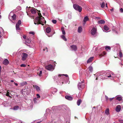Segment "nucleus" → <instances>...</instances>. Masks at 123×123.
<instances>
[{
    "instance_id": "nucleus-58",
    "label": "nucleus",
    "mask_w": 123,
    "mask_h": 123,
    "mask_svg": "<svg viewBox=\"0 0 123 123\" xmlns=\"http://www.w3.org/2000/svg\"><path fill=\"white\" fill-rule=\"evenodd\" d=\"M14 84L15 85V84H16V83L15 82H14Z\"/></svg>"
},
{
    "instance_id": "nucleus-40",
    "label": "nucleus",
    "mask_w": 123,
    "mask_h": 123,
    "mask_svg": "<svg viewBox=\"0 0 123 123\" xmlns=\"http://www.w3.org/2000/svg\"><path fill=\"white\" fill-rule=\"evenodd\" d=\"M42 71H40L39 74V75L40 76H41L42 75Z\"/></svg>"
},
{
    "instance_id": "nucleus-36",
    "label": "nucleus",
    "mask_w": 123,
    "mask_h": 123,
    "mask_svg": "<svg viewBox=\"0 0 123 123\" xmlns=\"http://www.w3.org/2000/svg\"><path fill=\"white\" fill-rule=\"evenodd\" d=\"M26 42L28 43H30L31 42L30 39H27L26 41Z\"/></svg>"
},
{
    "instance_id": "nucleus-15",
    "label": "nucleus",
    "mask_w": 123,
    "mask_h": 123,
    "mask_svg": "<svg viewBox=\"0 0 123 123\" xmlns=\"http://www.w3.org/2000/svg\"><path fill=\"white\" fill-rule=\"evenodd\" d=\"M16 15L14 14L13 15V16H12L11 17L9 15V18H10L11 17L12 19L13 20H15L16 19Z\"/></svg>"
},
{
    "instance_id": "nucleus-41",
    "label": "nucleus",
    "mask_w": 123,
    "mask_h": 123,
    "mask_svg": "<svg viewBox=\"0 0 123 123\" xmlns=\"http://www.w3.org/2000/svg\"><path fill=\"white\" fill-rule=\"evenodd\" d=\"M81 87V89H82L83 88L85 87L84 85L83 84H82V86Z\"/></svg>"
},
{
    "instance_id": "nucleus-50",
    "label": "nucleus",
    "mask_w": 123,
    "mask_h": 123,
    "mask_svg": "<svg viewBox=\"0 0 123 123\" xmlns=\"http://www.w3.org/2000/svg\"><path fill=\"white\" fill-rule=\"evenodd\" d=\"M2 35L1 34V32L0 31V38H1V37L2 36Z\"/></svg>"
},
{
    "instance_id": "nucleus-3",
    "label": "nucleus",
    "mask_w": 123,
    "mask_h": 123,
    "mask_svg": "<svg viewBox=\"0 0 123 123\" xmlns=\"http://www.w3.org/2000/svg\"><path fill=\"white\" fill-rule=\"evenodd\" d=\"M106 77H111L112 78H113L114 77L113 75H114V73L110 71H108L105 72Z\"/></svg>"
},
{
    "instance_id": "nucleus-48",
    "label": "nucleus",
    "mask_w": 123,
    "mask_h": 123,
    "mask_svg": "<svg viewBox=\"0 0 123 123\" xmlns=\"http://www.w3.org/2000/svg\"><path fill=\"white\" fill-rule=\"evenodd\" d=\"M62 75H64L66 77H68V75L67 74H63Z\"/></svg>"
},
{
    "instance_id": "nucleus-43",
    "label": "nucleus",
    "mask_w": 123,
    "mask_h": 123,
    "mask_svg": "<svg viewBox=\"0 0 123 123\" xmlns=\"http://www.w3.org/2000/svg\"><path fill=\"white\" fill-rule=\"evenodd\" d=\"M37 98H39L40 97V96L39 94H37Z\"/></svg>"
},
{
    "instance_id": "nucleus-45",
    "label": "nucleus",
    "mask_w": 123,
    "mask_h": 123,
    "mask_svg": "<svg viewBox=\"0 0 123 123\" xmlns=\"http://www.w3.org/2000/svg\"><path fill=\"white\" fill-rule=\"evenodd\" d=\"M43 50L44 51H45L46 50L47 52L48 51V49L47 47H46L45 49L44 48Z\"/></svg>"
},
{
    "instance_id": "nucleus-11",
    "label": "nucleus",
    "mask_w": 123,
    "mask_h": 123,
    "mask_svg": "<svg viewBox=\"0 0 123 123\" xmlns=\"http://www.w3.org/2000/svg\"><path fill=\"white\" fill-rule=\"evenodd\" d=\"M121 109V106L119 105H117L116 107L115 110L117 112H119Z\"/></svg>"
},
{
    "instance_id": "nucleus-19",
    "label": "nucleus",
    "mask_w": 123,
    "mask_h": 123,
    "mask_svg": "<svg viewBox=\"0 0 123 123\" xmlns=\"http://www.w3.org/2000/svg\"><path fill=\"white\" fill-rule=\"evenodd\" d=\"M93 58V57H90L87 61V63H89L91 62Z\"/></svg>"
},
{
    "instance_id": "nucleus-61",
    "label": "nucleus",
    "mask_w": 123,
    "mask_h": 123,
    "mask_svg": "<svg viewBox=\"0 0 123 123\" xmlns=\"http://www.w3.org/2000/svg\"><path fill=\"white\" fill-rule=\"evenodd\" d=\"M122 123H123V122Z\"/></svg>"
},
{
    "instance_id": "nucleus-30",
    "label": "nucleus",
    "mask_w": 123,
    "mask_h": 123,
    "mask_svg": "<svg viewBox=\"0 0 123 123\" xmlns=\"http://www.w3.org/2000/svg\"><path fill=\"white\" fill-rule=\"evenodd\" d=\"M105 49L106 50L108 51L109 50L111 49V48L109 46H107L105 47Z\"/></svg>"
},
{
    "instance_id": "nucleus-34",
    "label": "nucleus",
    "mask_w": 123,
    "mask_h": 123,
    "mask_svg": "<svg viewBox=\"0 0 123 123\" xmlns=\"http://www.w3.org/2000/svg\"><path fill=\"white\" fill-rule=\"evenodd\" d=\"M19 25H16V30H20V28L19 27Z\"/></svg>"
},
{
    "instance_id": "nucleus-20",
    "label": "nucleus",
    "mask_w": 123,
    "mask_h": 123,
    "mask_svg": "<svg viewBox=\"0 0 123 123\" xmlns=\"http://www.w3.org/2000/svg\"><path fill=\"white\" fill-rule=\"evenodd\" d=\"M88 17L87 16H86L84 18L83 20L84 22V24L86 23V22L88 20Z\"/></svg>"
},
{
    "instance_id": "nucleus-31",
    "label": "nucleus",
    "mask_w": 123,
    "mask_h": 123,
    "mask_svg": "<svg viewBox=\"0 0 123 123\" xmlns=\"http://www.w3.org/2000/svg\"><path fill=\"white\" fill-rule=\"evenodd\" d=\"M19 108V107L18 106H15L14 107L13 109L14 110H18Z\"/></svg>"
},
{
    "instance_id": "nucleus-2",
    "label": "nucleus",
    "mask_w": 123,
    "mask_h": 123,
    "mask_svg": "<svg viewBox=\"0 0 123 123\" xmlns=\"http://www.w3.org/2000/svg\"><path fill=\"white\" fill-rule=\"evenodd\" d=\"M96 74L97 76V77L96 78V80L98 79V78L99 76H100L99 77L101 78L102 79H107L106 77L105 73L103 74L101 72H98Z\"/></svg>"
},
{
    "instance_id": "nucleus-42",
    "label": "nucleus",
    "mask_w": 123,
    "mask_h": 123,
    "mask_svg": "<svg viewBox=\"0 0 123 123\" xmlns=\"http://www.w3.org/2000/svg\"><path fill=\"white\" fill-rule=\"evenodd\" d=\"M29 33L30 34L34 35V32H29Z\"/></svg>"
},
{
    "instance_id": "nucleus-47",
    "label": "nucleus",
    "mask_w": 123,
    "mask_h": 123,
    "mask_svg": "<svg viewBox=\"0 0 123 123\" xmlns=\"http://www.w3.org/2000/svg\"><path fill=\"white\" fill-rule=\"evenodd\" d=\"M114 98H109V100H110V101H112L113 99Z\"/></svg>"
},
{
    "instance_id": "nucleus-22",
    "label": "nucleus",
    "mask_w": 123,
    "mask_h": 123,
    "mask_svg": "<svg viewBox=\"0 0 123 123\" xmlns=\"http://www.w3.org/2000/svg\"><path fill=\"white\" fill-rule=\"evenodd\" d=\"M61 29L62 32V34L63 35H65L66 34V33L64 30V28L63 27H62L61 28Z\"/></svg>"
},
{
    "instance_id": "nucleus-1",
    "label": "nucleus",
    "mask_w": 123,
    "mask_h": 123,
    "mask_svg": "<svg viewBox=\"0 0 123 123\" xmlns=\"http://www.w3.org/2000/svg\"><path fill=\"white\" fill-rule=\"evenodd\" d=\"M38 14L39 17H37L35 20H34V24L35 25H38L39 24H41L42 25H44L46 23L44 18L42 16L40 12H38Z\"/></svg>"
},
{
    "instance_id": "nucleus-12",
    "label": "nucleus",
    "mask_w": 123,
    "mask_h": 123,
    "mask_svg": "<svg viewBox=\"0 0 123 123\" xmlns=\"http://www.w3.org/2000/svg\"><path fill=\"white\" fill-rule=\"evenodd\" d=\"M9 62L8 60L7 59H5L3 61V64L5 65H7L9 63Z\"/></svg>"
},
{
    "instance_id": "nucleus-13",
    "label": "nucleus",
    "mask_w": 123,
    "mask_h": 123,
    "mask_svg": "<svg viewBox=\"0 0 123 123\" xmlns=\"http://www.w3.org/2000/svg\"><path fill=\"white\" fill-rule=\"evenodd\" d=\"M65 98L66 99L69 100H72L73 99V98L71 96H66L65 97Z\"/></svg>"
},
{
    "instance_id": "nucleus-38",
    "label": "nucleus",
    "mask_w": 123,
    "mask_h": 123,
    "mask_svg": "<svg viewBox=\"0 0 123 123\" xmlns=\"http://www.w3.org/2000/svg\"><path fill=\"white\" fill-rule=\"evenodd\" d=\"M119 55L120 57H122L123 56V54L121 52L119 51Z\"/></svg>"
},
{
    "instance_id": "nucleus-39",
    "label": "nucleus",
    "mask_w": 123,
    "mask_h": 123,
    "mask_svg": "<svg viewBox=\"0 0 123 123\" xmlns=\"http://www.w3.org/2000/svg\"><path fill=\"white\" fill-rule=\"evenodd\" d=\"M26 65L24 64H22L20 65V66L21 67H26Z\"/></svg>"
},
{
    "instance_id": "nucleus-55",
    "label": "nucleus",
    "mask_w": 123,
    "mask_h": 123,
    "mask_svg": "<svg viewBox=\"0 0 123 123\" xmlns=\"http://www.w3.org/2000/svg\"><path fill=\"white\" fill-rule=\"evenodd\" d=\"M15 85L16 86H17L18 85V84L17 83H16V84H15Z\"/></svg>"
},
{
    "instance_id": "nucleus-4",
    "label": "nucleus",
    "mask_w": 123,
    "mask_h": 123,
    "mask_svg": "<svg viewBox=\"0 0 123 123\" xmlns=\"http://www.w3.org/2000/svg\"><path fill=\"white\" fill-rule=\"evenodd\" d=\"M73 7L74 9L77 11H78L80 12L81 11L82 8L79 5L77 4L73 5Z\"/></svg>"
},
{
    "instance_id": "nucleus-35",
    "label": "nucleus",
    "mask_w": 123,
    "mask_h": 123,
    "mask_svg": "<svg viewBox=\"0 0 123 123\" xmlns=\"http://www.w3.org/2000/svg\"><path fill=\"white\" fill-rule=\"evenodd\" d=\"M89 70L92 72L93 70L92 68V66H90L89 68Z\"/></svg>"
},
{
    "instance_id": "nucleus-24",
    "label": "nucleus",
    "mask_w": 123,
    "mask_h": 123,
    "mask_svg": "<svg viewBox=\"0 0 123 123\" xmlns=\"http://www.w3.org/2000/svg\"><path fill=\"white\" fill-rule=\"evenodd\" d=\"M82 102V100L80 99H79L78 100L77 102V104L78 106H79Z\"/></svg>"
},
{
    "instance_id": "nucleus-28",
    "label": "nucleus",
    "mask_w": 123,
    "mask_h": 123,
    "mask_svg": "<svg viewBox=\"0 0 123 123\" xmlns=\"http://www.w3.org/2000/svg\"><path fill=\"white\" fill-rule=\"evenodd\" d=\"M21 24V21L20 20H19L18 21V22L17 23L16 25H20Z\"/></svg>"
},
{
    "instance_id": "nucleus-18",
    "label": "nucleus",
    "mask_w": 123,
    "mask_h": 123,
    "mask_svg": "<svg viewBox=\"0 0 123 123\" xmlns=\"http://www.w3.org/2000/svg\"><path fill=\"white\" fill-rule=\"evenodd\" d=\"M46 31L47 33H49L51 31V28L49 27H48L46 29Z\"/></svg>"
},
{
    "instance_id": "nucleus-21",
    "label": "nucleus",
    "mask_w": 123,
    "mask_h": 123,
    "mask_svg": "<svg viewBox=\"0 0 123 123\" xmlns=\"http://www.w3.org/2000/svg\"><path fill=\"white\" fill-rule=\"evenodd\" d=\"M105 23V21L103 20H101L98 22V24H103Z\"/></svg>"
},
{
    "instance_id": "nucleus-51",
    "label": "nucleus",
    "mask_w": 123,
    "mask_h": 123,
    "mask_svg": "<svg viewBox=\"0 0 123 123\" xmlns=\"http://www.w3.org/2000/svg\"><path fill=\"white\" fill-rule=\"evenodd\" d=\"M103 53L105 55L106 54V53L105 52H103Z\"/></svg>"
},
{
    "instance_id": "nucleus-9",
    "label": "nucleus",
    "mask_w": 123,
    "mask_h": 123,
    "mask_svg": "<svg viewBox=\"0 0 123 123\" xmlns=\"http://www.w3.org/2000/svg\"><path fill=\"white\" fill-rule=\"evenodd\" d=\"M122 97L121 96H117L116 97V99L119 101H121L122 102L123 101L122 99Z\"/></svg>"
},
{
    "instance_id": "nucleus-53",
    "label": "nucleus",
    "mask_w": 123,
    "mask_h": 123,
    "mask_svg": "<svg viewBox=\"0 0 123 123\" xmlns=\"http://www.w3.org/2000/svg\"><path fill=\"white\" fill-rule=\"evenodd\" d=\"M110 10L111 11H113V8H112L111 9H110Z\"/></svg>"
},
{
    "instance_id": "nucleus-17",
    "label": "nucleus",
    "mask_w": 123,
    "mask_h": 123,
    "mask_svg": "<svg viewBox=\"0 0 123 123\" xmlns=\"http://www.w3.org/2000/svg\"><path fill=\"white\" fill-rule=\"evenodd\" d=\"M82 31V27L81 26H80L78 28V32L81 33Z\"/></svg>"
},
{
    "instance_id": "nucleus-56",
    "label": "nucleus",
    "mask_w": 123,
    "mask_h": 123,
    "mask_svg": "<svg viewBox=\"0 0 123 123\" xmlns=\"http://www.w3.org/2000/svg\"><path fill=\"white\" fill-rule=\"evenodd\" d=\"M106 7H107V3H106Z\"/></svg>"
},
{
    "instance_id": "nucleus-16",
    "label": "nucleus",
    "mask_w": 123,
    "mask_h": 123,
    "mask_svg": "<svg viewBox=\"0 0 123 123\" xmlns=\"http://www.w3.org/2000/svg\"><path fill=\"white\" fill-rule=\"evenodd\" d=\"M34 88H35L36 90L38 91H40V87L37 85L33 86Z\"/></svg>"
},
{
    "instance_id": "nucleus-27",
    "label": "nucleus",
    "mask_w": 123,
    "mask_h": 123,
    "mask_svg": "<svg viewBox=\"0 0 123 123\" xmlns=\"http://www.w3.org/2000/svg\"><path fill=\"white\" fill-rule=\"evenodd\" d=\"M27 84V83L26 82H24L20 83V85L21 86H23Z\"/></svg>"
},
{
    "instance_id": "nucleus-14",
    "label": "nucleus",
    "mask_w": 123,
    "mask_h": 123,
    "mask_svg": "<svg viewBox=\"0 0 123 123\" xmlns=\"http://www.w3.org/2000/svg\"><path fill=\"white\" fill-rule=\"evenodd\" d=\"M31 11L32 14H35L37 12V10L35 8H33L31 9Z\"/></svg>"
},
{
    "instance_id": "nucleus-59",
    "label": "nucleus",
    "mask_w": 123,
    "mask_h": 123,
    "mask_svg": "<svg viewBox=\"0 0 123 123\" xmlns=\"http://www.w3.org/2000/svg\"><path fill=\"white\" fill-rule=\"evenodd\" d=\"M1 17V15H0V18Z\"/></svg>"
},
{
    "instance_id": "nucleus-10",
    "label": "nucleus",
    "mask_w": 123,
    "mask_h": 123,
    "mask_svg": "<svg viewBox=\"0 0 123 123\" xmlns=\"http://www.w3.org/2000/svg\"><path fill=\"white\" fill-rule=\"evenodd\" d=\"M70 47L73 50L76 51L77 50V47L75 45H73L71 46Z\"/></svg>"
},
{
    "instance_id": "nucleus-29",
    "label": "nucleus",
    "mask_w": 123,
    "mask_h": 123,
    "mask_svg": "<svg viewBox=\"0 0 123 123\" xmlns=\"http://www.w3.org/2000/svg\"><path fill=\"white\" fill-rule=\"evenodd\" d=\"M53 91L52 92V93L54 94L57 91V89L55 88H54L53 89Z\"/></svg>"
},
{
    "instance_id": "nucleus-23",
    "label": "nucleus",
    "mask_w": 123,
    "mask_h": 123,
    "mask_svg": "<svg viewBox=\"0 0 123 123\" xmlns=\"http://www.w3.org/2000/svg\"><path fill=\"white\" fill-rule=\"evenodd\" d=\"M82 85L81 84V83H79L78 84V88L79 90H81V86Z\"/></svg>"
},
{
    "instance_id": "nucleus-44",
    "label": "nucleus",
    "mask_w": 123,
    "mask_h": 123,
    "mask_svg": "<svg viewBox=\"0 0 123 123\" xmlns=\"http://www.w3.org/2000/svg\"><path fill=\"white\" fill-rule=\"evenodd\" d=\"M120 11L121 12H123V9L122 8H121L120 9Z\"/></svg>"
},
{
    "instance_id": "nucleus-46",
    "label": "nucleus",
    "mask_w": 123,
    "mask_h": 123,
    "mask_svg": "<svg viewBox=\"0 0 123 123\" xmlns=\"http://www.w3.org/2000/svg\"><path fill=\"white\" fill-rule=\"evenodd\" d=\"M105 99L106 101H107V100H108V97L107 96H105Z\"/></svg>"
},
{
    "instance_id": "nucleus-54",
    "label": "nucleus",
    "mask_w": 123,
    "mask_h": 123,
    "mask_svg": "<svg viewBox=\"0 0 123 123\" xmlns=\"http://www.w3.org/2000/svg\"><path fill=\"white\" fill-rule=\"evenodd\" d=\"M10 81L12 82H14V80H11Z\"/></svg>"
},
{
    "instance_id": "nucleus-37",
    "label": "nucleus",
    "mask_w": 123,
    "mask_h": 123,
    "mask_svg": "<svg viewBox=\"0 0 123 123\" xmlns=\"http://www.w3.org/2000/svg\"><path fill=\"white\" fill-rule=\"evenodd\" d=\"M52 22L54 24H55L56 23L57 21L55 20H52Z\"/></svg>"
},
{
    "instance_id": "nucleus-8",
    "label": "nucleus",
    "mask_w": 123,
    "mask_h": 123,
    "mask_svg": "<svg viewBox=\"0 0 123 123\" xmlns=\"http://www.w3.org/2000/svg\"><path fill=\"white\" fill-rule=\"evenodd\" d=\"M104 29L105 30H103V31L105 32H107L110 31L111 30H110L108 31H106L109 30V28L108 26L106 25H105L104 26Z\"/></svg>"
},
{
    "instance_id": "nucleus-5",
    "label": "nucleus",
    "mask_w": 123,
    "mask_h": 123,
    "mask_svg": "<svg viewBox=\"0 0 123 123\" xmlns=\"http://www.w3.org/2000/svg\"><path fill=\"white\" fill-rule=\"evenodd\" d=\"M91 34L92 35H95L97 32V29L96 27H93L91 31Z\"/></svg>"
},
{
    "instance_id": "nucleus-6",
    "label": "nucleus",
    "mask_w": 123,
    "mask_h": 123,
    "mask_svg": "<svg viewBox=\"0 0 123 123\" xmlns=\"http://www.w3.org/2000/svg\"><path fill=\"white\" fill-rule=\"evenodd\" d=\"M45 68L46 69L50 71H52L54 69L53 66L51 65L46 66Z\"/></svg>"
},
{
    "instance_id": "nucleus-26",
    "label": "nucleus",
    "mask_w": 123,
    "mask_h": 123,
    "mask_svg": "<svg viewBox=\"0 0 123 123\" xmlns=\"http://www.w3.org/2000/svg\"><path fill=\"white\" fill-rule=\"evenodd\" d=\"M105 113L106 114L108 115L109 114V110L108 109H107L105 111Z\"/></svg>"
},
{
    "instance_id": "nucleus-32",
    "label": "nucleus",
    "mask_w": 123,
    "mask_h": 123,
    "mask_svg": "<svg viewBox=\"0 0 123 123\" xmlns=\"http://www.w3.org/2000/svg\"><path fill=\"white\" fill-rule=\"evenodd\" d=\"M9 91V90H8L7 91V93L6 94V96H7L9 97L10 98H11L12 97L11 96H10L9 95L10 93L9 92H8Z\"/></svg>"
},
{
    "instance_id": "nucleus-33",
    "label": "nucleus",
    "mask_w": 123,
    "mask_h": 123,
    "mask_svg": "<svg viewBox=\"0 0 123 123\" xmlns=\"http://www.w3.org/2000/svg\"><path fill=\"white\" fill-rule=\"evenodd\" d=\"M105 3L104 2L102 3L101 4V7L102 8H103L105 6Z\"/></svg>"
},
{
    "instance_id": "nucleus-57",
    "label": "nucleus",
    "mask_w": 123,
    "mask_h": 123,
    "mask_svg": "<svg viewBox=\"0 0 123 123\" xmlns=\"http://www.w3.org/2000/svg\"><path fill=\"white\" fill-rule=\"evenodd\" d=\"M40 122H37V123H40Z\"/></svg>"
},
{
    "instance_id": "nucleus-52",
    "label": "nucleus",
    "mask_w": 123,
    "mask_h": 123,
    "mask_svg": "<svg viewBox=\"0 0 123 123\" xmlns=\"http://www.w3.org/2000/svg\"><path fill=\"white\" fill-rule=\"evenodd\" d=\"M1 66H0V73L1 72Z\"/></svg>"
},
{
    "instance_id": "nucleus-7",
    "label": "nucleus",
    "mask_w": 123,
    "mask_h": 123,
    "mask_svg": "<svg viewBox=\"0 0 123 123\" xmlns=\"http://www.w3.org/2000/svg\"><path fill=\"white\" fill-rule=\"evenodd\" d=\"M22 60L23 61H25V60L26 58L27 57L28 55L26 53H22Z\"/></svg>"
},
{
    "instance_id": "nucleus-25",
    "label": "nucleus",
    "mask_w": 123,
    "mask_h": 123,
    "mask_svg": "<svg viewBox=\"0 0 123 123\" xmlns=\"http://www.w3.org/2000/svg\"><path fill=\"white\" fill-rule=\"evenodd\" d=\"M61 38L63 39V40L65 41H67V39L66 38L65 36L63 35H62L61 36Z\"/></svg>"
},
{
    "instance_id": "nucleus-60",
    "label": "nucleus",
    "mask_w": 123,
    "mask_h": 123,
    "mask_svg": "<svg viewBox=\"0 0 123 123\" xmlns=\"http://www.w3.org/2000/svg\"><path fill=\"white\" fill-rule=\"evenodd\" d=\"M99 18L97 17V18Z\"/></svg>"
},
{
    "instance_id": "nucleus-49",
    "label": "nucleus",
    "mask_w": 123,
    "mask_h": 123,
    "mask_svg": "<svg viewBox=\"0 0 123 123\" xmlns=\"http://www.w3.org/2000/svg\"><path fill=\"white\" fill-rule=\"evenodd\" d=\"M23 37L24 39H25L26 38V36L25 35H24Z\"/></svg>"
}]
</instances>
